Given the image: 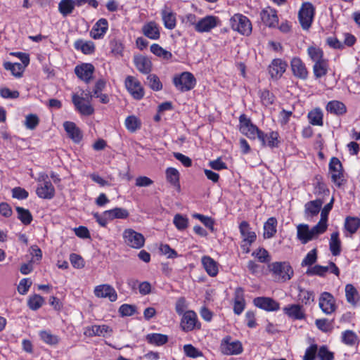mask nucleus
<instances>
[{
    "instance_id": "1",
    "label": "nucleus",
    "mask_w": 360,
    "mask_h": 360,
    "mask_svg": "<svg viewBox=\"0 0 360 360\" xmlns=\"http://www.w3.org/2000/svg\"><path fill=\"white\" fill-rule=\"evenodd\" d=\"M269 271L275 281L286 282L294 276V271L288 262H275L269 265Z\"/></svg>"
},
{
    "instance_id": "2",
    "label": "nucleus",
    "mask_w": 360,
    "mask_h": 360,
    "mask_svg": "<svg viewBox=\"0 0 360 360\" xmlns=\"http://www.w3.org/2000/svg\"><path fill=\"white\" fill-rule=\"evenodd\" d=\"M79 96L77 94H73L72 96V101L75 107L76 110L82 115L89 116L94 113V108L91 104V99L94 96L90 91L85 94V96L82 94Z\"/></svg>"
},
{
    "instance_id": "3",
    "label": "nucleus",
    "mask_w": 360,
    "mask_h": 360,
    "mask_svg": "<svg viewBox=\"0 0 360 360\" xmlns=\"http://www.w3.org/2000/svg\"><path fill=\"white\" fill-rule=\"evenodd\" d=\"M316 15V8L309 1L303 2L298 11V20L304 30H309L311 27Z\"/></svg>"
},
{
    "instance_id": "4",
    "label": "nucleus",
    "mask_w": 360,
    "mask_h": 360,
    "mask_svg": "<svg viewBox=\"0 0 360 360\" xmlns=\"http://www.w3.org/2000/svg\"><path fill=\"white\" fill-rule=\"evenodd\" d=\"M230 25L231 29L243 36H250L252 33V25L250 19L241 14L235 13L230 18Z\"/></svg>"
},
{
    "instance_id": "5",
    "label": "nucleus",
    "mask_w": 360,
    "mask_h": 360,
    "mask_svg": "<svg viewBox=\"0 0 360 360\" xmlns=\"http://www.w3.org/2000/svg\"><path fill=\"white\" fill-rule=\"evenodd\" d=\"M38 184L36 188L37 195L41 199L51 200L56 195L55 188L49 179L48 174L41 173L37 179Z\"/></svg>"
},
{
    "instance_id": "6",
    "label": "nucleus",
    "mask_w": 360,
    "mask_h": 360,
    "mask_svg": "<svg viewBox=\"0 0 360 360\" xmlns=\"http://www.w3.org/2000/svg\"><path fill=\"white\" fill-rule=\"evenodd\" d=\"M238 120L239 130L242 134L250 140H255L259 138L262 130L253 124L250 118L248 117L245 114H241Z\"/></svg>"
},
{
    "instance_id": "7",
    "label": "nucleus",
    "mask_w": 360,
    "mask_h": 360,
    "mask_svg": "<svg viewBox=\"0 0 360 360\" xmlns=\"http://www.w3.org/2000/svg\"><path fill=\"white\" fill-rule=\"evenodd\" d=\"M328 169L331 174L332 182L338 188L341 187L346 180L344 176V169L342 162L336 157H332L328 164Z\"/></svg>"
},
{
    "instance_id": "8",
    "label": "nucleus",
    "mask_w": 360,
    "mask_h": 360,
    "mask_svg": "<svg viewBox=\"0 0 360 360\" xmlns=\"http://www.w3.org/2000/svg\"><path fill=\"white\" fill-rule=\"evenodd\" d=\"M201 326L196 312L193 310H187L183 314L180 321V328L182 331L188 333L200 330Z\"/></svg>"
},
{
    "instance_id": "9",
    "label": "nucleus",
    "mask_w": 360,
    "mask_h": 360,
    "mask_svg": "<svg viewBox=\"0 0 360 360\" xmlns=\"http://www.w3.org/2000/svg\"><path fill=\"white\" fill-rule=\"evenodd\" d=\"M173 83L179 91L185 92L193 89L195 86L196 79L192 73L184 72L174 77Z\"/></svg>"
},
{
    "instance_id": "10",
    "label": "nucleus",
    "mask_w": 360,
    "mask_h": 360,
    "mask_svg": "<svg viewBox=\"0 0 360 360\" xmlns=\"http://www.w3.org/2000/svg\"><path fill=\"white\" fill-rule=\"evenodd\" d=\"M318 226V223L311 229L307 224H300L297 227V237L303 243H306L317 236L323 233L326 231Z\"/></svg>"
},
{
    "instance_id": "11",
    "label": "nucleus",
    "mask_w": 360,
    "mask_h": 360,
    "mask_svg": "<svg viewBox=\"0 0 360 360\" xmlns=\"http://www.w3.org/2000/svg\"><path fill=\"white\" fill-rule=\"evenodd\" d=\"M230 335L224 337L220 344V350L225 355H238L243 352L242 343L239 340L231 341Z\"/></svg>"
},
{
    "instance_id": "12",
    "label": "nucleus",
    "mask_w": 360,
    "mask_h": 360,
    "mask_svg": "<svg viewBox=\"0 0 360 360\" xmlns=\"http://www.w3.org/2000/svg\"><path fill=\"white\" fill-rule=\"evenodd\" d=\"M124 85L128 92L136 100H141L144 96V89L138 79L128 75L125 78Z\"/></svg>"
},
{
    "instance_id": "13",
    "label": "nucleus",
    "mask_w": 360,
    "mask_h": 360,
    "mask_svg": "<svg viewBox=\"0 0 360 360\" xmlns=\"http://www.w3.org/2000/svg\"><path fill=\"white\" fill-rule=\"evenodd\" d=\"M319 306L326 315H331L338 308L334 296L328 292L321 293L319 299Z\"/></svg>"
},
{
    "instance_id": "14",
    "label": "nucleus",
    "mask_w": 360,
    "mask_h": 360,
    "mask_svg": "<svg viewBox=\"0 0 360 360\" xmlns=\"http://www.w3.org/2000/svg\"><path fill=\"white\" fill-rule=\"evenodd\" d=\"M218 16L208 15L198 20L195 30L198 33L210 32L220 24Z\"/></svg>"
},
{
    "instance_id": "15",
    "label": "nucleus",
    "mask_w": 360,
    "mask_h": 360,
    "mask_svg": "<svg viewBox=\"0 0 360 360\" xmlns=\"http://www.w3.org/2000/svg\"><path fill=\"white\" fill-rule=\"evenodd\" d=\"M123 238L130 248H143L145 243L143 235L132 229H127L124 231Z\"/></svg>"
},
{
    "instance_id": "16",
    "label": "nucleus",
    "mask_w": 360,
    "mask_h": 360,
    "mask_svg": "<svg viewBox=\"0 0 360 360\" xmlns=\"http://www.w3.org/2000/svg\"><path fill=\"white\" fill-rule=\"evenodd\" d=\"M239 232L244 246H251L257 240V234L252 231L247 221H242L238 226Z\"/></svg>"
},
{
    "instance_id": "17",
    "label": "nucleus",
    "mask_w": 360,
    "mask_h": 360,
    "mask_svg": "<svg viewBox=\"0 0 360 360\" xmlns=\"http://www.w3.org/2000/svg\"><path fill=\"white\" fill-rule=\"evenodd\" d=\"M30 253L26 255L27 262L21 264L20 271L23 275L31 273L33 270L32 264L38 262L42 258L41 249H29Z\"/></svg>"
},
{
    "instance_id": "18",
    "label": "nucleus",
    "mask_w": 360,
    "mask_h": 360,
    "mask_svg": "<svg viewBox=\"0 0 360 360\" xmlns=\"http://www.w3.org/2000/svg\"><path fill=\"white\" fill-rule=\"evenodd\" d=\"M288 63L281 58H274L268 67V72L271 79H279L286 71Z\"/></svg>"
},
{
    "instance_id": "19",
    "label": "nucleus",
    "mask_w": 360,
    "mask_h": 360,
    "mask_svg": "<svg viewBox=\"0 0 360 360\" xmlns=\"http://www.w3.org/2000/svg\"><path fill=\"white\" fill-rule=\"evenodd\" d=\"M95 68L91 63H83L75 66L74 72L82 81L89 84L93 78Z\"/></svg>"
},
{
    "instance_id": "20",
    "label": "nucleus",
    "mask_w": 360,
    "mask_h": 360,
    "mask_svg": "<svg viewBox=\"0 0 360 360\" xmlns=\"http://www.w3.org/2000/svg\"><path fill=\"white\" fill-rule=\"evenodd\" d=\"M260 18L262 22L269 28H276L278 25L277 11L271 6H267L261 11Z\"/></svg>"
},
{
    "instance_id": "21",
    "label": "nucleus",
    "mask_w": 360,
    "mask_h": 360,
    "mask_svg": "<svg viewBox=\"0 0 360 360\" xmlns=\"http://www.w3.org/2000/svg\"><path fill=\"white\" fill-rule=\"evenodd\" d=\"M258 139L262 147L278 148L281 143L280 135L277 131H271L269 133L262 131L260 132Z\"/></svg>"
},
{
    "instance_id": "22",
    "label": "nucleus",
    "mask_w": 360,
    "mask_h": 360,
    "mask_svg": "<svg viewBox=\"0 0 360 360\" xmlns=\"http://www.w3.org/2000/svg\"><path fill=\"white\" fill-rule=\"evenodd\" d=\"M253 304L266 311H277L280 309V304L271 297H257L254 298Z\"/></svg>"
},
{
    "instance_id": "23",
    "label": "nucleus",
    "mask_w": 360,
    "mask_h": 360,
    "mask_svg": "<svg viewBox=\"0 0 360 360\" xmlns=\"http://www.w3.org/2000/svg\"><path fill=\"white\" fill-rule=\"evenodd\" d=\"M94 295L98 298H107L114 302L117 300V293L115 288L109 284L96 285L94 290Z\"/></svg>"
},
{
    "instance_id": "24",
    "label": "nucleus",
    "mask_w": 360,
    "mask_h": 360,
    "mask_svg": "<svg viewBox=\"0 0 360 360\" xmlns=\"http://www.w3.org/2000/svg\"><path fill=\"white\" fill-rule=\"evenodd\" d=\"M290 67L293 75L302 80L307 79L309 71L305 63L299 57H294L290 61Z\"/></svg>"
},
{
    "instance_id": "25",
    "label": "nucleus",
    "mask_w": 360,
    "mask_h": 360,
    "mask_svg": "<svg viewBox=\"0 0 360 360\" xmlns=\"http://www.w3.org/2000/svg\"><path fill=\"white\" fill-rule=\"evenodd\" d=\"M315 182L313 184V193L316 197V199H321L323 202L330 195V190L326 184L323 181L320 175H316L314 178Z\"/></svg>"
},
{
    "instance_id": "26",
    "label": "nucleus",
    "mask_w": 360,
    "mask_h": 360,
    "mask_svg": "<svg viewBox=\"0 0 360 360\" xmlns=\"http://www.w3.org/2000/svg\"><path fill=\"white\" fill-rule=\"evenodd\" d=\"M109 27L108 21L105 18H100L92 27L89 35L94 39H101L107 33Z\"/></svg>"
},
{
    "instance_id": "27",
    "label": "nucleus",
    "mask_w": 360,
    "mask_h": 360,
    "mask_svg": "<svg viewBox=\"0 0 360 360\" xmlns=\"http://www.w3.org/2000/svg\"><path fill=\"white\" fill-rule=\"evenodd\" d=\"M321 199L310 200L304 204V214L306 219H313L320 212L323 204Z\"/></svg>"
},
{
    "instance_id": "28",
    "label": "nucleus",
    "mask_w": 360,
    "mask_h": 360,
    "mask_svg": "<svg viewBox=\"0 0 360 360\" xmlns=\"http://www.w3.org/2000/svg\"><path fill=\"white\" fill-rule=\"evenodd\" d=\"M141 32L145 37L152 40H158L160 38V27L153 20L145 23Z\"/></svg>"
},
{
    "instance_id": "29",
    "label": "nucleus",
    "mask_w": 360,
    "mask_h": 360,
    "mask_svg": "<svg viewBox=\"0 0 360 360\" xmlns=\"http://www.w3.org/2000/svg\"><path fill=\"white\" fill-rule=\"evenodd\" d=\"M112 329L108 325H93L85 328L84 334L88 337L102 336L105 337L106 334L111 335Z\"/></svg>"
},
{
    "instance_id": "30",
    "label": "nucleus",
    "mask_w": 360,
    "mask_h": 360,
    "mask_svg": "<svg viewBox=\"0 0 360 360\" xmlns=\"http://www.w3.org/2000/svg\"><path fill=\"white\" fill-rule=\"evenodd\" d=\"M63 127L69 138L75 143H78L82 141L83 138L82 131L75 122L65 121L63 123Z\"/></svg>"
},
{
    "instance_id": "31",
    "label": "nucleus",
    "mask_w": 360,
    "mask_h": 360,
    "mask_svg": "<svg viewBox=\"0 0 360 360\" xmlns=\"http://www.w3.org/2000/svg\"><path fill=\"white\" fill-rule=\"evenodd\" d=\"M133 61L136 68L141 73L148 75L151 72L153 64L148 57L142 55L135 56Z\"/></svg>"
},
{
    "instance_id": "32",
    "label": "nucleus",
    "mask_w": 360,
    "mask_h": 360,
    "mask_svg": "<svg viewBox=\"0 0 360 360\" xmlns=\"http://www.w3.org/2000/svg\"><path fill=\"white\" fill-rule=\"evenodd\" d=\"M243 289L237 288L235 291L233 302V312L236 315H240L245 308V300L243 295Z\"/></svg>"
},
{
    "instance_id": "33",
    "label": "nucleus",
    "mask_w": 360,
    "mask_h": 360,
    "mask_svg": "<svg viewBox=\"0 0 360 360\" xmlns=\"http://www.w3.org/2000/svg\"><path fill=\"white\" fill-rule=\"evenodd\" d=\"M329 68V60L327 58L314 63L312 70L314 78L319 79L325 77Z\"/></svg>"
},
{
    "instance_id": "34",
    "label": "nucleus",
    "mask_w": 360,
    "mask_h": 360,
    "mask_svg": "<svg viewBox=\"0 0 360 360\" xmlns=\"http://www.w3.org/2000/svg\"><path fill=\"white\" fill-rule=\"evenodd\" d=\"M283 312L295 320H302L305 318L304 311L300 304H289L283 308Z\"/></svg>"
},
{
    "instance_id": "35",
    "label": "nucleus",
    "mask_w": 360,
    "mask_h": 360,
    "mask_svg": "<svg viewBox=\"0 0 360 360\" xmlns=\"http://www.w3.org/2000/svg\"><path fill=\"white\" fill-rule=\"evenodd\" d=\"M326 110L328 112L336 116H342L347 111L345 104L337 100L329 101L326 106Z\"/></svg>"
},
{
    "instance_id": "36",
    "label": "nucleus",
    "mask_w": 360,
    "mask_h": 360,
    "mask_svg": "<svg viewBox=\"0 0 360 360\" xmlns=\"http://www.w3.org/2000/svg\"><path fill=\"white\" fill-rule=\"evenodd\" d=\"M161 17L165 28L173 30L176 25V13L171 9L165 8L161 11Z\"/></svg>"
},
{
    "instance_id": "37",
    "label": "nucleus",
    "mask_w": 360,
    "mask_h": 360,
    "mask_svg": "<svg viewBox=\"0 0 360 360\" xmlns=\"http://www.w3.org/2000/svg\"><path fill=\"white\" fill-rule=\"evenodd\" d=\"M201 262L203 268L210 276L214 277L218 274V264L214 259L210 256H203Z\"/></svg>"
},
{
    "instance_id": "38",
    "label": "nucleus",
    "mask_w": 360,
    "mask_h": 360,
    "mask_svg": "<svg viewBox=\"0 0 360 360\" xmlns=\"http://www.w3.org/2000/svg\"><path fill=\"white\" fill-rule=\"evenodd\" d=\"M74 48L85 55L93 54L96 51V46L93 41H84L82 39H79L74 42Z\"/></svg>"
},
{
    "instance_id": "39",
    "label": "nucleus",
    "mask_w": 360,
    "mask_h": 360,
    "mask_svg": "<svg viewBox=\"0 0 360 360\" xmlns=\"http://www.w3.org/2000/svg\"><path fill=\"white\" fill-rule=\"evenodd\" d=\"M278 221L276 217H269L263 226V237L264 238H273L277 232Z\"/></svg>"
},
{
    "instance_id": "40",
    "label": "nucleus",
    "mask_w": 360,
    "mask_h": 360,
    "mask_svg": "<svg viewBox=\"0 0 360 360\" xmlns=\"http://www.w3.org/2000/svg\"><path fill=\"white\" fill-rule=\"evenodd\" d=\"M146 340L149 345L161 347L168 342L169 338L165 334L152 333L146 335Z\"/></svg>"
},
{
    "instance_id": "41",
    "label": "nucleus",
    "mask_w": 360,
    "mask_h": 360,
    "mask_svg": "<svg viewBox=\"0 0 360 360\" xmlns=\"http://www.w3.org/2000/svg\"><path fill=\"white\" fill-rule=\"evenodd\" d=\"M334 198L332 197L330 202L325 205V206L321 210V219L318 222V226H321L325 231H326L328 227V215L331 210L333 209V203H334Z\"/></svg>"
},
{
    "instance_id": "42",
    "label": "nucleus",
    "mask_w": 360,
    "mask_h": 360,
    "mask_svg": "<svg viewBox=\"0 0 360 360\" xmlns=\"http://www.w3.org/2000/svg\"><path fill=\"white\" fill-rule=\"evenodd\" d=\"M309 122L313 126L323 125V114L321 108H315L308 112Z\"/></svg>"
},
{
    "instance_id": "43",
    "label": "nucleus",
    "mask_w": 360,
    "mask_h": 360,
    "mask_svg": "<svg viewBox=\"0 0 360 360\" xmlns=\"http://www.w3.org/2000/svg\"><path fill=\"white\" fill-rule=\"evenodd\" d=\"M109 46L110 53L115 57H122L124 55V46L122 41L117 37L110 39Z\"/></svg>"
},
{
    "instance_id": "44",
    "label": "nucleus",
    "mask_w": 360,
    "mask_h": 360,
    "mask_svg": "<svg viewBox=\"0 0 360 360\" xmlns=\"http://www.w3.org/2000/svg\"><path fill=\"white\" fill-rule=\"evenodd\" d=\"M307 53L310 60L314 63L326 59L323 50L317 45L309 46Z\"/></svg>"
},
{
    "instance_id": "45",
    "label": "nucleus",
    "mask_w": 360,
    "mask_h": 360,
    "mask_svg": "<svg viewBox=\"0 0 360 360\" xmlns=\"http://www.w3.org/2000/svg\"><path fill=\"white\" fill-rule=\"evenodd\" d=\"M345 297L347 302L353 306H356L360 300L356 288L350 283L345 285Z\"/></svg>"
},
{
    "instance_id": "46",
    "label": "nucleus",
    "mask_w": 360,
    "mask_h": 360,
    "mask_svg": "<svg viewBox=\"0 0 360 360\" xmlns=\"http://www.w3.org/2000/svg\"><path fill=\"white\" fill-rule=\"evenodd\" d=\"M40 340L45 344L51 346L57 345L60 342V338L53 335L50 330H42L39 332Z\"/></svg>"
},
{
    "instance_id": "47",
    "label": "nucleus",
    "mask_w": 360,
    "mask_h": 360,
    "mask_svg": "<svg viewBox=\"0 0 360 360\" xmlns=\"http://www.w3.org/2000/svg\"><path fill=\"white\" fill-rule=\"evenodd\" d=\"M105 214L110 219V221L115 219H127L129 213L127 210L122 207H115L111 210H105Z\"/></svg>"
},
{
    "instance_id": "48",
    "label": "nucleus",
    "mask_w": 360,
    "mask_h": 360,
    "mask_svg": "<svg viewBox=\"0 0 360 360\" xmlns=\"http://www.w3.org/2000/svg\"><path fill=\"white\" fill-rule=\"evenodd\" d=\"M167 181L174 187L180 188L179 172L174 167H168L165 171Z\"/></svg>"
},
{
    "instance_id": "49",
    "label": "nucleus",
    "mask_w": 360,
    "mask_h": 360,
    "mask_svg": "<svg viewBox=\"0 0 360 360\" xmlns=\"http://www.w3.org/2000/svg\"><path fill=\"white\" fill-rule=\"evenodd\" d=\"M15 210L18 214V219L22 224L27 226L32 223L33 217L28 209L18 206L15 207Z\"/></svg>"
},
{
    "instance_id": "50",
    "label": "nucleus",
    "mask_w": 360,
    "mask_h": 360,
    "mask_svg": "<svg viewBox=\"0 0 360 360\" xmlns=\"http://www.w3.org/2000/svg\"><path fill=\"white\" fill-rule=\"evenodd\" d=\"M3 66L5 70L11 71V74L16 77H22L25 68L19 63L11 62H4Z\"/></svg>"
},
{
    "instance_id": "51",
    "label": "nucleus",
    "mask_w": 360,
    "mask_h": 360,
    "mask_svg": "<svg viewBox=\"0 0 360 360\" xmlns=\"http://www.w3.org/2000/svg\"><path fill=\"white\" fill-rule=\"evenodd\" d=\"M150 51L157 57L161 58L163 60H169L172 58V53L164 49L158 44H153L150 46Z\"/></svg>"
},
{
    "instance_id": "52",
    "label": "nucleus",
    "mask_w": 360,
    "mask_h": 360,
    "mask_svg": "<svg viewBox=\"0 0 360 360\" xmlns=\"http://www.w3.org/2000/svg\"><path fill=\"white\" fill-rule=\"evenodd\" d=\"M44 298L38 295L34 294L30 295L27 299V307L32 311H37L40 309L44 304Z\"/></svg>"
},
{
    "instance_id": "53",
    "label": "nucleus",
    "mask_w": 360,
    "mask_h": 360,
    "mask_svg": "<svg viewBox=\"0 0 360 360\" xmlns=\"http://www.w3.org/2000/svg\"><path fill=\"white\" fill-rule=\"evenodd\" d=\"M75 6L73 0H61L58 4V11L63 16L66 17L73 12Z\"/></svg>"
},
{
    "instance_id": "54",
    "label": "nucleus",
    "mask_w": 360,
    "mask_h": 360,
    "mask_svg": "<svg viewBox=\"0 0 360 360\" xmlns=\"http://www.w3.org/2000/svg\"><path fill=\"white\" fill-rule=\"evenodd\" d=\"M259 96L262 104L266 107L273 105L276 100L275 95L266 89L260 90Z\"/></svg>"
},
{
    "instance_id": "55",
    "label": "nucleus",
    "mask_w": 360,
    "mask_h": 360,
    "mask_svg": "<svg viewBox=\"0 0 360 360\" xmlns=\"http://www.w3.org/2000/svg\"><path fill=\"white\" fill-rule=\"evenodd\" d=\"M360 227V219L356 217H347L345 221V229L353 234Z\"/></svg>"
},
{
    "instance_id": "56",
    "label": "nucleus",
    "mask_w": 360,
    "mask_h": 360,
    "mask_svg": "<svg viewBox=\"0 0 360 360\" xmlns=\"http://www.w3.org/2000/svg\"><path fill=\"white\" fill-rule=\"evenodd\" d=\"M298 299L302 304L310 305L314 301V293L311 290L299 288Z\"/></svg>"
},
{
    "instance_id": "57",
    "label": "nucleus",
    "mask_w": 360,
    "mask_h": 360,
    "mask_svg": "<svg viewBox=\"0 0 360 360\" xmlns=\"http://www.w3.org/2000/svg\"><path fill=\"white\" fill-rule=\"evenodd\" d=\"M124 125L129 131L135 132L141 128V122L135 115H129L125 119Z\"/></svg>"
},
{
    "instance_id": "58",
    "label": "nucleus",
    "mask_w": 360,
    "mask_h": 360,
    "mask_svg": "<svg viewBox=\"0 0 360 360\" xmlns=\"http://www.w3.org/2000/svg\"><path fill=\"white\" fill-rule=\"evenodd\" d=\"M251 255L261 263H268L271 261V256L266 249H255Z\"/></svg>"
},
{
    "instance_id": "59",
    "label": "nucleus",
    "mask_w": 360,
    "mask_h": 360,
    "mask_svg": "<svg viewBox=\"0 0 360 360\" xmlns=\"http://www.w3.org/2000/svg\"><path fill=\"white\" fill-rule=\"evenodd\" d=\"M328 271H329L328 266L316 264L312 267L308 268L306 274L308 276H324Z\"/></svg>"
},
{
    "instance_id": "60",
    "label": "nucleus",
    "mask_w": 360,
    "mask_h": 360,
    "mask_svg": "<svg viewBox=\"0 0 360 360\" xmlns=\"http://www.w3.org/2000/svg\"><path fill=\"white\" fill-rule=\"evenodd\" d=\"M185 355L189 358H198L203 356V353L191 344L185 345L183 347Z\"/></svg>"
},
{
    "instance_id": "61",
    "label": "nucleus",
    "mask_w": 360,
    "mask_h": 360,
    "mask_svg": "<svg viewBox=\"0 0 360 360\" xmlns=\"http://www.w3.org/2000/svg\"><path fill=\"white\" fill-rule=\"evenodd\" d=\"M147 81L148 86L153 91H158L162 89V84L160 80V78L156 75L148 74Z\"/></svg>"
},
{
    "instance_id": "62",
    "label": "nucleus",
    "mask_w": 360,
    "mask_h": 360,
    "mask_svg": "<svg viewBox=\"0 0 360 360\" xmlns=\"http://www.w3.org/2000/svg\"><path fill=\"white\" fill-rule=\"evenodd\" d=\"M342 341L347 345L353 346L357 341V335L352 330H345L342 334Z\"/></svg>"
},
{
    "instance_id": "63",
    "label": "nucleus",
    "mask_w": 360,
    "mask_h": 360,
    "mask_svg": "<svg viewBox=\"0 0 360 360\" xmlns=\"http://www.w3.org/2000/svg\"><path fill=\"white\" fill-rule=\"evenodd\" d=\"M173 223L178 230L183 231L188 227V219L181 214H176L174 217Z\"/></svg>"
},
{
    "instance_id": "64",
    "label": "nucleus",
    "mask_w": 360,
    "mask_h": 360,
    "mask_svg": "<svg viewBox=\"0 0 360 360\" xmlns=\"http://www.w3.org/2000/svg\"><path fill=\"white\" fill-rule=\"evenodd\" d=\"M318 359L319 360H334V353L330 351L326 345H322L319 348Z\"/></svg>"
}]
</instances>
